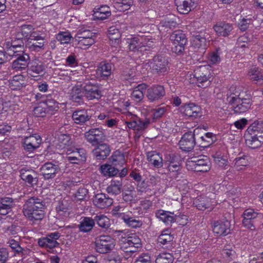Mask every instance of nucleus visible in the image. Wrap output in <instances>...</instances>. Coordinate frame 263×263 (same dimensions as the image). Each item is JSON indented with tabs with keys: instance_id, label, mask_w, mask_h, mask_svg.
Masks as SVG:
<instances>
[{
	"instance_id": "nucleus-38",
	"label": "nucleus",
	"mask_w": 263,
	"mask_h": 263,
	"mask_svg": "<svg viewBox=\"0 0 263 263\" xmlns=\"http://www.w3.org/2000/svg\"><path fill=\"white\" fill-rule=\"evenodd\" d=\"M83 151L82 149H76V151L67 149L66 151V154L68 155L67 158L72 163H78L77 161L80 160V157H82V155L84 154Z\"/></svg>"
},
{
	"instance_id": "nucleus-53",
	"label": "nucleus",
	"mask_w": 263,
	"mask_h": 263,
	"mask_svg": "<svg viewBox=\"0 0 263 263\" xmlns=\"http://www.w3.org/2000/svg\"><path fill=\"white\" fill-rule=\"evenodd\" d=\"M122 219L128 226L132 228H139L142 225L141 221L136 220L133 217H129L128 215L123 216Z\"/></svg>"
},
{
	"instance_id": "nucleus-43",
	"label": "nucleus",
	"mask_w": 263,
	"mask_h": 263,
	"mask_svg": "<svg viewBox=\"0 0 263 263\" xmlns=\"http://www.w3.org/2000/svg\"><path fill=\"white\" fill-rule=\"evenodd\" d=\"M214 30L219 35L228 36L230 33V26L228 24L220 23L214 27Z\"/></svg>"
},
{
	"instance_id": "nucleus-40",
	"label": "nucleus",
	"mask_w": 263,
	"mask_h": 263,
	"mask_svg": "<svg viewBox=\"0 0 263 263\" xmlns=\"http://www.w3.org/2000/svg\"><path fill=\"white\" fill-rule=\"evenodd\" d=\"M24 78L22 75L14 76L9 82V87L12 90L20 89L24 84Z\"/></svg>"
},
{
	"instance_id": "nucleus-23",
	"label": "nucleus",
	"mask_w": 263,
	"mask_h": 263,
	"mask_svg": "<svg viewBox=\"0 0 263 263\" xmlns=\"http://www.w3.org/2000/svg\"><path fill=\"white\" fill-rule=\"evenodd\" d=\"M82 88H83L82 85L78 84L72 87L70 93V97L72 101L79 104L83 102L84 92L82 91Z\"/></svg>"
},
{
	"instance_id": "nucleus-60",
	"label": "nucleus",
	"mask_w": 263,
	"mask_h": 263,
	"mask_svg": "<svg viewBox=\"0 0 263 263\" xmlns=\"http://www.w3.org/2000/svg\"><path fill=\"white\" fill-rule=\"evenodd\" d=\"M7 243L12 250L16 253L19 254L24 250V249L20 246L18 242L14 239L9 240Z\"/></svg>"
},
{
	"instance_id": "nucleus-18",
	"label": "nucleus",
	"mask_w": 263,
	"mask_h": 263,
	"mask_svg": "<svg viewBox=\"0 0 263 263\" xmlns=\"http://www.w3.org/2000/svg\"><path fill=\"white\" fill-rule=\"evenodd\" d=\"M29 209L25 210L23 213L24 215L29 221L34 222L35 221L42 220L44 216V209H40L39 210H33L31 204H30Z\"/></svg>"
},
{
	"instance_id": "nucleus-11",
	"label": "nucleus",
	"mask_w": 263,
	"mask_h": 263,
	"mask_svg": "<svg viewBox=\"0 0 263 263\" xmlns=\"http://www.w3.org/2000/svg\"><path fill=\"white\" fill-rule=\"evenodd\" d=\"M180 110L185 116L193 118H197L202 116L200 107L194 103L184 104L181 106Z\"/></svg>"
},
{
	"instance_id": "nucleus-4",
	"label": "nucleus",
	"mask_w": 263,
	"mask_h": 263,
	"mask_svg": "<svg viewBox=\"0 0 263 263\" xmlns=\"http://www.w3.org/2000/svg\"><path fill=\"white\" fill-rule=\"evenodd\" d=\"M153 72L163 74L169 70L168 62L164 56L158 54L149 60L148 63Z\"/></svg>"
},
{
	"instance_id": "nucleus-51",
	"label": "nucleus",
	"mask_w": 263,
	"mask_h": 263,
	"mask_svg": "<svg viewBox=\"0 0 263 263\" xmlns=\"http://www.w3.org/2000/svg\"><path fill=\"white\" fill-rule=\"evenodd\" d=\"M214 161L219 166L224 167L228 164L229 161L227 156H221L219 154H216L213 156Z\"/></svg>"
},
{
	"instance_id": "nucleus-34",
	"label": "nucleus",
	"mask_w": 263,
	"mask_h": 263,
	"mask_svg": "<svg viewBox=\"0 0 263 263\" xmlns=\"http://www.w3.org/2000/svg\"><path fill=\"white\" fill-rule=\"evenodd\" d=\"M45 65L43 62L41 61H34L32 63V65L29 69V74L34 77L37 75H42L44 73Z\"/></svg>"
},
{
	"instance_id": "nucleus-56",
	"label": "nucleus",
	"mask_w": 263,
	"mask_h": 263,
	"mask_svg": "<svg viewBox=\"0 0 263 263\" xmlns=\"http://www.w3.org/2000/svg\"><path fill=\"white\" fill-rule=\"evenodd\" d=\"M25 140L36 148H38L40 146L41 142V138L40 136L36 135L27 137L25 138Z\"/></svg>"
},
{
	"instance_id": "nucleus-17",
	"label": "nucleus",
	"mask_w": 263,
	"mask_h": 263,
	"mask_svg": "<svg viewBox=\"0 0 263 263\" xmlns=\"http://www.w3.org/2000/svg\"><path fill=\"white\" fill-rule=\"evenodd\" d=\"M93 155L98 160H104L110 153V148L106 143L98 144L92 151Z\"/></svg>"
},
{
	"instance_id": "nucleus-7",
	"label": "nucleus",
	"mask_w": 263,
	"mask_h": 263,
	"mask_svg": "<svg viewBox=\"0 0 263 263\" xmlns=\"http://www.w3.org/2000/svg\"><path fill=\"white\" fill-rule=\"evenodd\" d=\"M41 174L45 180L54 178L57 175L61 174V170L59 165L51 162L45 163L41 168Z\"/></svg>"
},
{
	"instance_id": "nucleus-45",
	"label": "nucleus",
	"mask_w": 263,
	"mask_h": 263,
	"mask_svg": "<svg viewBox=\"0 0 263 263\" xmlns=\"http://www.w3.org/2000/svg\"><path fill=\"white\" fill-rule=\"evenodd\" d=\"M109 160L115 165L122 164L125 161L124 155L121 152L116 151L109 158Z\"/></svg>"
},
{
	"instance_id": "nucleus-48",
	"label": "nucleus",
	"mask_w": 263,
	"mask_h": 263,
	"mask_svg": "<svg viewBox=\"0 0 263 263\" xmlns=\"http://www.w3.org/2000/svg\"><path fill=\"white\" fill-rule=\"evenodd\" d=\"M101 172L104 175L114 176L116 175L119 172V170L112 166L109 164H105L101 166Z\"/></svg>"
},
{
	"instance_id": "nucleus-10",
	"label": "nucleus",
	"mask_w": 263,
	"mask_h": 263,
	"mask_svg": "<svg viewBox=\"0 0 263 263\" xmlns=\"http://www.w3.org/2000/svg\"><path fill=\"white\" fill-rule=\"evenodd\" d=\"M29 55L24 51H21L18 54L15 55V60L11 64V68L16 70L25 69L29 63Z\"/></svg>"
},
{
	"instance_id": "nucleus-6",
	"label": "nucleus",
	"mask_w": 263,
	"mask_h": 263,
	"mask_svg": "<svg viewBox=\"0 0 263 263\" xmlns=\"http://www.w3.org/2000/svg\"><path fill=\"white\" fill-rule=\"evenodd\" d=\"M200 130L199 128H196L193 132H189L183 135L179 142L182 150L189 152L193 149L196 144L195 136L198 134Z\"/></svg>"
},
{
	"instance_id": "nucleus-31",
	"label": "nucleus",
	"mask_w": 263,
	"mask_h": 263,
	"mask_svg": "<svg viewBox=\"0 0 263 263\" xmlns=\"http://www.w3.org/2000/svg\"><path fill=\"white\" fill-rule=\"evenodd\" d=\"M193 204L199 210L203 211L211 208L210 199L205 196H200L194 201Z\"/></svg>"
},
{
	"instance_id": "nucleus-62",
	"label": "nucleus",
	"mask_w": 263,
	"mask_h": 263,
	"mask_svg": "<svg viewBox=\"0 0 263 263\" xmlns=\"http://www.w3.org/2000/svg\"><path fill=\"white\" fill-rule=\"evenodd\" d=\"M57 40L62 44L68 43L71 40L70 34L68 32L59 33L57 36Z\"/></svg>"
},
{
	"instance_id": "nucleus-44",
	"label": "nucleus",
	"mask_w": 263,
	"mask_h": 263,
	"mask_svg": "<svg viewBox=\"0 0 263 263\" xmlns=\"http://www.w3.org/2000/svg\"><path fill=\"white\" fill-rule=\"evenodd\" d=\"M38 243L41 247L49 249H52L59 245L55 240L51 239L48 236L39 239Z\"/></svg>"
},
{
	"instance_id": "nucleus-20",
	"label": "nucleus",
	"mask_w": 263,
	"mask_h": 263,
	"mask_svg": "<svg viewBox=\"0 0 263 263\" xmlns=\"http://www.w3.org/2000/svg\"><path fill=\"white\" fill-rule=\"evenodd\" d=\"M93 202L98 208L104 209L110 206L112 204L113 200L105 194H98L95 195Z\"/></svg>"
},
{
	"instance_id": "nucleus-2",
	"label": "nucleus",
	"mask_w": 263,
	"mask_h": 263,
	"mask_svg": "<svg viewBox=\"0 0 263 263\" xmlns=\"http://www.w3.org/2000/svg\"><path fill=\"white\" fill-rule=\"evenodd\" d=\"M212 70L209 66H200L194 71V78L199 87L205 88L209 86L212 81Z\"/></svg>"
},
{
	"instance_id": "nucleus-58",
	"label": "nucleus",
	"mask_w": 263,
	"mask_h": 263,
	"mask_svg": "<svg viewBox=\"0 0 263 263\" xmlns=\"http://www.w3.org/2000/svg\"><path fill=\"white\" fill-rule=\"evenodd\" d=\"M9 43L7 44V51L5 52L6 54L10 57H12L13 58H15V55H17L20 53L21 51H14V49L16 48L23 49L22 45H13V47H8Z\"/></svg>"
},
{
	"instance_id": "nucleus-49",
	"label": "nucleus",
	"mask_w": 263,
	"mask_h": 263,
	"mask_svg": "<svg viewBox=\"0 0 263 263\" xmlns=\"http://www.w3.org/2000/svg\"><path fill=\"white\" fill-rule=\"evenodd\" d=\"M145 90V87L142 85H139L132 93V97L136 102L141 101L144 97L143 91Z\"/></svg>"
},
{
	"instance_id": "nucleus-54",
	"label": "nucleus",
	"mask_w": 263,
	"mask_h": 263,
	"mask_svg": "<svg viewBox=\"0 0 263 263\" xmlns=\"http://www.w3.org/2000/svg\"><path fill=\"white\" fill-rule=\"evenodd\" d=\"M45 108L47 112L52 114V111H58L59 109L58 104L53 100L49 99L45 101Z\"/></svg>"
},
{
	"instance_id": "nucleus-16",
	"label": "nucleus",
	"mask_w": 263,
	"mask_h": 263,
	"mask_svg": "<svg viewBox=\"0 0 263 263\" xmlns=\"http://www.w3.org/2000/svg\"><path fill=\"white\" fill-rule=\"evenodd\" d=\"M20 177L31 186L36 185L38 183L37 174L34 171L22 169Z\"/></svg>"
},
{
	"instance_id": "nucleus-5",
	"label": "nucleus",
	"mask_w": 263,
	"mask_h": 263,
	"mask_svg": "<svg viewBox=\"0 0 263 263\" xmlns=\"http://www.w3.org/2000/svg\"><path fill=\"white\" fill-rule=\"evenodd\" d=\"M96 251L102 254L111 251L115 246V240L109 235H100L95 238Z\"/></svg>"
},
{
	"instance_id": "nucleus-55",
	"label": "nucleus",
	"mask_w": 263,
	"mask_h": 263,
	"mask_svg": "<svg viewBox=\"0 0 263 263\" xmlns=\"http://www.w3.org/2000/svg\"><path fill=\"white\" fill-rule=\"evenodd\" d=\"M93 33L89 30L85 29L84 28L80 29L75 35L76 39H88L93 36Z\"/></svg>"
},
{
	"instance_id": "nucleus-50",
	"label": "nucleus",
	"mask_w": 263,
	"mask_h": 263,
	"mask_svg": "<svg viewBox=\"0 0 263 263\" xmlns=\"http://www.w3.org/2000/svg\"><path fill=\"white\" fill-rule=\"evenodd\" d=\"M167 230L164 231L158 237L157 239L158 242L163 245H166L172 242L174 239L173 235L170 233H167Z\"/></svg>"
},
{
	"instance_id": "nucleus-28",
	"label": "nucleus",
	"mask_w": 263,
	"mask_h": 263,
	"mask_svg": "<svg viewBox=\"0 0 263 263\" xmlns=\"http://www.w3.org/2000/svg\"><path fill=\"white\" fill-rule=\"evenodd\" d=\"M69 204L67 200H62L59 202V204L56 207L57 212V217L59 218L63 219L69 216Z\"/></svg>"
},
{
	"instance_id": "nucleus-3",
	"label": "nucleus",
	"mask_w": 263,
	"mask_h": 263,
	"mask_svg": "<svg viewBox=\"0 0 263 263\" xmlns=\"http://www.w3.org/2000/svg\"><path fill=\"white\" fill-rule=\"evenodd\" d=\"M120 248L125 252H136L141 248V241L140 238L133 235L130 236H122L119 240Z\"/></svg>"
},
{
	"instance_id": "nucleus-37",
	"label": "nucleus",
	"mask_w": 263,
	"mask_h": 263,
	"mask_svg": "<svg viewBox=\"0 0 263 263\" xmlns=\"http://www.w3.org/2000/svg\"><path fill=\"white\" fill-rule=\"evenodd\" d=\"M248 133H254L259 136H263V121H255L247 129Z\"/></svg>"
},
{
	"instance_id": "nucleus-15",
	"label": "nucleus",
	"mask_w": 263,
	"mask_h": 263,
	"mask_svg": "<svg viewBox=\"0 0 263 263\" xmlns=\"http://www.w3.org/2000/svg\"><path fill=\"white\" fill-rule=\"evenodd\" d=\"M165 94L163 86L155 85L147 90V97L151 101H155L161 99Z\"/></svg>"
},
{
	"instance_id": "nucleus-26",
	"label": "nucleus",
	"mask_w": 263,
	"mask_h": 263,
	"mask_svg": "<svg viewBox=\"0 0 263 263\" xmlns=\"http://www.w3.org/2000/svg\"><path fill=\"white\" fill-rule=\"evenodd\" d=\"M172 213L165 211L163 210H159L156 213V216L157 218H159L166 225H170L172 222L177 221L178 216L175 215V216L172 215Z\"/></svg>"
},
{
	"instance_id": "nucleus-36",
	"label": "nucleus",
	"mask_w": 263,
	"mask_h": 263,
	"mask_svg": "<svg viewBox=\"0 0 263 263\" xmlns=\"http://www.w3.org/2000/svg\"><path fill=\"white\" fill-rule=\"evenodd\" d=\"M170 39L175 44L185 45L187 42L186 36L181 30H176L173 32L170 35Z\"/></svg>"
},
{
	"instance_id": "nucleus-27",
	"label": "nucleus",
	"mask_w": 263,
	"mask_h": 263,
	"mask_svg": "<svg viewBox=\"0 0 263 263\" xmlns=\"http://www.w3.org/2000/svg\"><path fill=\"white\" fill-rule=\"evenodd\" d=\"M208 34L205 33H200L193 37L192 46L195 49L201 48L204 49L206 46V37Z\"/></svg>"
},
{
	"instance_id": "nucleus-63",
	"label": "nucleus",
	"mask_w": 263,
	"mask_h": 263,
	"mask_svg": "<svg viewBox=\"0 0 263 263\" xmlns=\"http://www.w3.org/2000/svg\"><path fill=\"white\" fill-rule=\"evenodd\" d=\"M173 18L167 17L163 23V25L171 29L176 27L178 23L176 22V17L175 16H171Z\"/></svg>"
},
{
	"instance_id": "nucleus-29",
	"label": "nucleus",
	"mask_w": 263,
	"mask_h": 263,
	"mask_svg": "<svg viewBox=\"0 0 263 263\" xmlns=\"http://www.w3.org/2000/svg\"><path fill=\"white\" fill-rule=\"evenodd\" d=\"M112 66V63L102 62L97 68V73L102 78H107L111 73Z\"/></svg>"
},
{
	"instance_id": "nucleus-42",
	"label": "nucleus",
	"mask_w": 263,
	"mask_h": 263,
	"mask_svg": "<svg viewBox=\"0 0 263 263\" xmlns=\"http://www.w3.org/2000/svg\"><path fill=\"white\" fill-rule=\"evenodd\" d=\"M128 43L129 50L134 52L142 51V43L141 37L140 38L133 37L129 40Z\"/></svg>"
},
{
	"instance_id": "nucleus-35",
	"label": "nucleus",
	"mask_w": 263,
	"mask_h": 263,
	"mask_svg": "<svg viewBox=\"0 0 263 263\" xmlns=\"http://www.w3.org/2000/svg\"><path fill=\"white\" fill-rule=\"evenodd\" d=\"M248 76L253 81H263V70L257 67H251L248 71Z\"/></svg>"
},
{
	"instance_id": "nucleus-52",
	"label": "nucleus",
	"mask_w": 263,
	"mask_h": 263,
	"mask_svg": "<svg viewBox=\"0 0 263 263\" xmlns=\"http://www.w3.org/2000/svg\"><path fill=\"white\" fill-rule=\"evenodd\" d=\"M155 261L156 263H172L173 257L170 253H161L158 256Z\"/></svg>"
},
{
	"instance_id": "nucleus-39",
	"label": "nucleus",
	"mask_w": 263,
	"mask_h": 263,
	"mask_svg": "<svg viewBox=\"0 0 263 263\" xmlns=\"http://www.w3.org/2000/svg\"><path fill=\"white\" fill-rule=\"evenodd\" d=\"M226 227L223 222H215L213 227V232L217 235L226 236L230 233V229L226 228Z\"/></svg>"
},
{
	"instance_id": "nucleus-46",
	"label": "nucleus",
	"mask_w": 263,
	"mask_h": 263,
	"mask_svg": "<svg viewBox=\"0 0 263 263\" xmlns=\"http://www.w3.org/2000/svg\"><path fill=\"white\" fill-rule=\"evenodd\" d=\"M95 222H96L100 227L107 229L110 226V220L104 215H97L95 217Z\"/></svg>"
},
{
	"instance_id": "nucleus-14",
	"label": "nucleus",
	"mask_w": 263,
	"mask_h": 263,
	"mask_svg": "<svg viewBox=\"0 0 263 263\" xmlns=\"http://www.w3.org/2000/svg\"><path fill=\"white\" fill-rule=\"evenodd\" d=\"M83 90L85 97L89 100L99 99L101 96V91L98 87L90 82L85 83Z\"/></svg>"
},
{
	"instance_id": "nucleus-8",
	"label": "nucleus",
	"mask_w": 263,
	"mask_h": 263,
	"mask_svg": "<svg viewBox=\"0 0 263 263\" xmlns=\"http://www.w3.org/2000/svg\"><path fill=\"white\" fill-rule=\"evenodd\" d=\"M197 161H187L186 165L188 169L195 172H206L210 170L209 161L206 156H200Z\"/></svg>"
},
{
	"instance_id": "nucleus-33",
	"label": "nucleus",
	"mask_w": 263,
	"mask_h": 263,
	"mask_svg": "<svg viewBox=\"0 0 263 263\" xmlns=\"http://www.w3.org/2000/svg\"><path fill=\"white\" fill-rule=\"evenodd\" d=\"M95 220L91 217H85L78 225V228L81 232H88L95 226Z\"/></svg>"
},
{
	"instance_id": "nucleus-21",
	"label": "nucleus",
	"mask_w": 263,
	"mask_h": 263,
	"mask_svg": "<svg viewBox=\"0 0 263 263\" xmlns=\"http://www.w3.org/2000/svg\"><path fill=\"white\" fill-rule=\"evenodd\" d=\"M197 0H175L178 11L181 14H187L191 10Z\"/></svg>"
},
{
	"instance_id": "nucleus-47",
	"label": "nucleus",
	"mask_w": 263,
	"mask_h": 263,
	"mask_svg": "<svg viewBox=\"0 0 263 263\" xmlns=\"http://www.w3.org/2000/svg\"><path fill=\"white\" fill-rule=\"evenodd\" d=\"M250 42V38L246 34L240 36L236 44V48L238 49L248 48Z\"/></svg>"
},
{
	"instance_id": "nucleus-59",
	"label": "nucleus",
	"mask_w": 263,
	"mask_h": 263,
	"mask_svg": "<svg viewBox=\"0 0 263 263\" xmlns=\"http://www.w3.org/2000/svg\"><path fill=\"white\" fill-rule=\"evenodd\" d=\"M44 39L43 40H35L36 42L31 43L29 42V48L32 51H39L41 49L43 48L44 46Z\"/></svg>"
},
{
	"instance_id": "nucleus-24",
	"label": "nucleus",
	"mask_w": 263,
	"mask_h": 263,
	"mask_svg": "<svg viewBox=\"0 0 263 263\" xmlns=\"http://www.w3.org/2000/svg\"><path fill=\"white\" fill-rule=\"evenodd\" d=\"M31 204V206L33 208V210H39L40 209H44L45 204H44L42 200L41 199L33 197H31L28 200H27L23 206V213L25 210H28V209H29L30 204Z\"/></svg>"
},
{
	"instance_id": "nucleus-9",
	"label": "nucleus",
	"mask_w": 263,
	"mask_h": 263,
	"mask_svg": "<svg viewBox=\"0 0 263 263\" xmlns=\"http://www.w3.org/2000/svg\"><path fill=\"white\" fill-rule=\"evenodd\" d=\"M85 137L87 141L93 146L98 145L105 138L103 130L99 128L89 130L85 133Z\"/></svg>"
},
{
	"instance_id": "nucleus-19",
	"label": "nucleus",
	"mask_w": 263,
	"mask_h": 263,
	"mask_svg": "<svg viewBox=\"0 0 263 263\" xmlns=\"http://www.w3.org/2000/svg\"><path fill=\"white\" fill-rule=\"evenodd\" d=\"M234 167L237 171L245 169L250 162V157L248 155L239 152L237 157L234 159Z\"/></svg>"
},
{
	"instance_id": "nucleus-30",
	"label": "nucleus",
	"mask_w": 263,
	"mask_h": 263,
	"mask_svg": "<svg viewBox=\"0 0 263 263\" xmlns=\"http://www.w3.org/2000/svg\"><path fill=\"white\" fill-rule=\"evenodd\" d=\"M72 118L77 124H83L89 120L90 116L88 115L85 110H79L73 112Z\"/></svg>"
},
{
	"instance_id": "nucleus-12",
	"label": "nucleus",
	"mask_w": 263,
	"mask_h": 263,
	"mask_svg": "<svg viewBox=\"0 0 263 263\" xmlns=\"http://www.w3.org/2000/svg\"><path fill=\"white\" fill-rule=\"evenodd\" d=\"M15 199L9 197H0V215L5 216L11 213L15 206Z\"/></svg>"
},
{
	"instance_id": "nucleus-13",
	"label": "nucleus",
	"mask_w": 263,
	"mask_h": 263,
	"mask_svg": "<svg viewBox=\"0 0 263 263\" xmlns=\"http://www.w3.org/2000/svg\"><path fill=\"white\" fill-rule=\"evenodd\" d=\"M250 133H248L246 130L245 134L246 145L252 149L260 147L263 143V136H259L251 132Z\"/></svg>"
},
{
	"instance_id": "nucleus-1",
	"label": "nucleus",
	"mask_w": 263,
	"mask_h": 263,
	"mask_svg": "<svg viewBox=\"0 0 263 263\" xmlns=\"http://www.w3.org/2000/svg\"><path fill=\"white\" fill-rule=\"evenodd\" d=\"M233 88L236 87L231 85V95L233 94L235 97H231V110L234 113L238 115L242 114L247 112L252 104V100L250 96L247 98L240 97L241 94L239 91H233Z\"/></svg>"
},
{
	"instance_id": "nucleus-25",
	"label": "nucleus",
	"mask_w": 263,
	"mask_h": 263,
	"mask_svg": "<svg viewBox=\"0 0 263 263\" xmlns=\"http://www.w3.org/2000/svg\"><path fill=\"white\" fill-rule=\"evenodd\" d=\"M255 19L254 16L251 14L244 16L241 15L240 18L237 22L238 29L242 32L246 31L249 27V26L253 24Z\"/></svg>"
},
{
	"instance_id": "nucleus-57",
	"label": "nucleus",
	"mask_w": 263,
	"mask_h": 263,
	"mask_svg": "<svg viewBox=\"0 0 263 263\" xmlns=\"http://www.w3.org/2000/svg\"><path fill=\"white\" fill-rule=\"evenodd\" d=\"M120 33L115 26L110 27L108 30V36L110 40H117L120 37Z\"/></svg>"
},
{
	"instance_id": "nucleus-32",
	"label": "nucleus",
	"mask_w": 263,
	"mask_h": 263,
	"mask_svg": "<svg viewBox=\"0 0 263 263\" xmlns=\"http://www.w3.org/2000/svg\"><path fill=\"white\" fill-rule=\"evenodd\" d=\"M147 158L155 167L160 168L163 165L162 158L159 154L155 151L149 152L147 153Z\"/></svg>"
},
{
	"instance_id": "nucleus-41",
	"label": "nucleus",
	"mask_w": 263,
	"mask_h": 263,
	"mask_svg": "<svg viewBox=\"0 0 263 263\" xmlns=\"http://www.w3.org/2000/svg\"><path fill=\"white\" fill-rule=\"evenodd\" d=\"M34 28L31 25H24L21 26L20 31L17 32L16 36L17 39L20 40L22 36L29 39L30 35H31V31L34 30Z\"/></svg>"
},
{
	"instance_id": "nucleus-64",
	"label": "nucleus",
	"mask_w": 263,
	"mask_h": 263,
	"mask_svg": "<svg viewBox=\"0 0 263 263\" xmlns=\"http://www.w3.org/2000/svg\"><path fill=\"white\" fill-rule=\"evenodd\" d=\"M137 122V131H143L147 128L149 124V120H142L141 119H139L136 120Z\"/></svg>"
},
{
	"instance_id": "nucleus-22",
	"label": "nucleus",
	"mask_w": 263,
	"mask_h": 263,
	"mask_svg": "<svg viewBox=\"0 0 263 263\" xmlns=\"http://www.w3.org/2000/svg\"><path fill=\"white\" fill-rule=\"evenodd\" d=\"M122 180L121 178L112 179L110 185L106 189L107 193L115 196L120 194L123 185Z\"/></svg>"
},
{
	"instance_id": "nucleus-61",
	"label": "nucleus",
	"mask_w": 263,
	"mask_h": 263,
	"mask_svg": "<svg viewBox=\"0 0 263 263\" xmlns=\"http://www.w3.org/2000/svg\"><path fill=\"white\" fill-rule=\"evenodd\" d=\"M258 213L255 211L253 209H248L244 211L242 216L243 218H247L249 219L253 220L257 217Z\"/></svg>"
}]
</instances>
